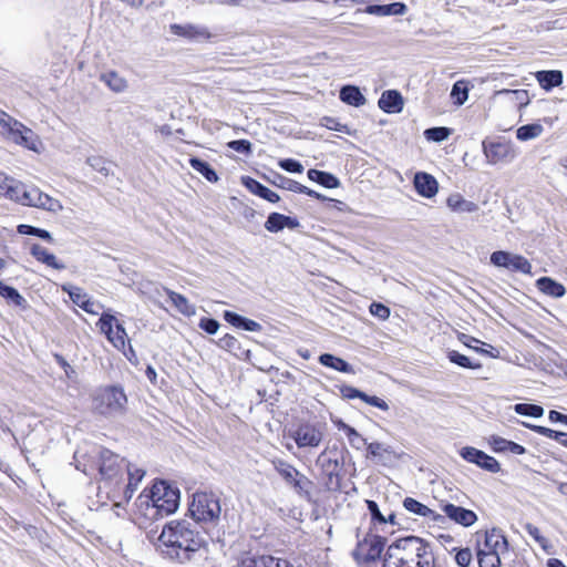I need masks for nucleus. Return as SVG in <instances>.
<instances>
[{
	"instance_id": "1",
	"label": "nucleus",
	"mask_w": 567,
	"mask_h": 567,
	"mask_svg": "<svg viewBox=\"0 0 567 567\" xmlns=\"http://www.w3.org/2000/svg\"><path fill=\"white\" fill-rule=\"evenodd\" d=\"M158 540L166 547L165 554L181 564L195 559L207 547L206 538L188 520H171L162 529Z\"/></svg>"
},
{
	"instance_id": "2",
	"label": "nucleus",
	"mask_w": 567,
	"mask_h": 567,
	"mask_svg": "<svg viewBox=\"0 0 567 567\" xmlns=\"http://www.w3.org/2000/svg\"><path fill=\"white\" fill-rule=\"evenodd\" d=\"M0 195L21 205L39 207L51 212L61 207L59 200L42 193L38 187L27 188L22 183L8 177L2 187H0Z\"/></svg>"
},
{
	"instance_id": "3",
	"label": "nucleus",
	"mask_w": 567,
	"mask_h": 567,
	"mask_svg": "<svg viewBox=\"0 0 567 567\" xmlns=\"http://www.w3.org/2000/svg\"><path fill=\"white\" fill-rule=\"evenodd\" d=\"M127 404V395L120 384L102 385L92 395L93 412L104 417L125 414Z\"/></svg>"
},
{
	"instance_id": "4",
	"label": "nucleus",
	"mask_w": 567,
	"mask_h": 567,
	"mask_svg": "<svg viewBox=\"0 0 567 567\" xmlns=\"http://www.w3.org/2000/svg\"><path fill=\"white\" fill-rule=\"evenodd\" d=\"M388 549L393 554V558L400 561L404 567L409 565V560H411L412 557L420 555V567H433V553L430 546L419 537L410 536L399 539L390 545Z\"/></svg>"
},
{
	"instance_id": "5",
	"label": "nucleus",
	"mask_w": 567,
	"mask_h": 567,
	"mask_svg": "<svg viewBox=\"0 0 567 567\" xmlns=\"http://www.w3.org/2000/svg\"><path fill=\"white\" fill-rule=\"evenodd\" d=\"M189 512L195 522L216 525L221 513L219 498L213 493L196 492Z\"/></svg>"
},
{
	"instance_id": "6",
	"label": "nucleus",
	"mask_w": 567,
	"mask_h": 567,
	"mask_svg": "<svg viewBox=\"0 0 567 567\" xmlns=\"http://www.w3.org/2000/svg\"><path fill=\"white\" fill-rule=\"evenodd\" d=\"M96 327L115 349L124 351L128 344L130 350L133 351L127 332L115 316L109 312H103L96 322Z\"/></svg>"
},
{
	"instance_id": "7",
	"label": "nucleus",
	"mask_w": 567,
	"mask_h": 567,
	"mask_svg": "<svg viewBox=\"0 0 567 567\" xmlns=\"http://www.w3.org/2000/svg\"><path fill=\"white\" fill-rule=\"evenodd\" d=\"M491 262L496 267L505 268L513 272L532 275V264L522 255L511 254L505 250H497L492 252Z\"/></svg>"
},
{
	"instance_id": "8",
	"label": "nucleus",
	"mask_w": 567,
	"mask_h": 567,
	"mask_svg": "<svg viewBox=\"0 0 567 567\" xmlns=\"http://www.w3.org/2000/svg\"><path fill=\"white\" fill-rule=\"evenodd\" d=\"M289 435L300 449L317 447L322 441V433L320 429L310 422L299 423L289 432Z\"/></svg>"
},
{
	"instance_id": "9",
	"label": "nucleus",
	"mask_w": 567,
	"mask_h": 567,
	"mask_svg": "<svg viewBox=\"0 0 567 567\" xmlns=\"http://www.w3.org/2000/svg\"><path fill=\"white\" fill-rule=\"evenodd\" d=\"M483 152L489 164H499L511 161L514 157V151L508 142L484 141Z\"/></svg>"
},
{
	"instance_id": "10",
	"label": "nucleus",
	"mask_w": 567,
	"mask_h": 567,
	"mask_svg": "<svg viewBox=\"0 0 567 567\" xmlns=\"http://www.w3.org/2000/svg\"><path fill=\"white\" fill-rule=\"evenodd\" d=\"M76 470L85 475L96 476L101 480L113 481L117 478L121 471L116 463H76Z\"/></svg>"
},
{
	"instance_id": "11",
	"label": "nucleus",
	"mask_w": 567,
	"mask_h": 567,
	"mask_svg": "<svg viewBox=\"0 0 567 567\" xmlns=\"http://www.w3.org/2000/svg\"><path fill=\"white\" fill-rule=\"evenodd\" d=\"M384 545L385 538L379 535L369 534L363 540L359 542L357 556L362 557L365 561L374 560L380 557Z\"/></svg>"
},
{
	"instance_id": "12",
	"label": "nucleus",
	"mask_w": 567,
	"mask_h": 567,
	"mask_svg": "<svg viewBox=\"0 0 567 567\" xmlns=\"http://www.w3.org/2000/svg\"><path fill=\"white\" fill-rule=\"evenodd\" d=\"M441 509L451 520L464 527H470L477 520V515L473 511L456 506L452 503H442Z\"/></svg>"
},
{
	"instance_id": "13",
	"label": "nucleus",
	"mask_w": 567,
	"mask_h": 567,
	"mask_svg": "<svg viewBox=\"0 0 567 567\" xmlns=\"http://www.w3.org/2000/svg\"><path fill=\"white\" fill-rule=\"evenodd\" d=\"M169 30L174 35L185 38L188 40L209 41L212 39V33L207 28L190 24V23H187V24L173 23L169 25Z\"/></svg>"
},
{
	"instance_id": "14",
	"label": "nucleus",
	"mask_w": 567,
	"mask_h": 567,
	"mask_svg": "<svg viewBox=\"0 0 567 567\" xmlns=\"http://www.w3.org/2000/svg\"><path fill=\"white\" fill-rule=\"evenodd\" d=\"M413 185L416 193L425 198L434 197L439 190V183L435 177L425 172H417L414 175Z\"/></svg>"
},
{
	"instance_id": "15",
	"label": "nucleus",
	"mask_w": 567,
	"mask_h": 567,
	"mask_svg": "<svg viewBox=\"0 0 567 567\" xmlns=\"http://www.w3.org/2000/svg\"><path fill=\"white\" fill-rule=\"evenodd\" d=\"M487 553L504 554L508 551V542L501 529L492 528L485 533L484 548Z\"/></svg>"
},
{
	"instance_id": "16",
	"label": "nucleus",
	"mask_w": 567,
	"mask_h": 567,
	"mask_svg": "<svg viewBox=\"0 0 567 567\" xmlns=\"http://www.w3.org/2000/svg\"><path fill=\"white\" fill-rule=\"evenodd\" d=\"M379 107L385 113H400L404 106V100L396 90H386L378 101Z\"/></svg>"
},
{
	"instance_id": "17",
	"label": "nucleus",
	"mask_w": 567,
	"mask_h": 567,
	"mask_svg": "<svg viewBox=\"0 0 567 567\" xmlns=\"http://www.w3.org/2000/svg\"><path fill=\"white\" fill-rule=\"evenodd\" d=\"M217 347L228 351L239 360H248L250 357V350L245 349L240 341L233 334L226 333L217 341Z\"/></svg>"
},
{
	"instance_id": "18",
	"label": "nucleus",
	"mask_w": 567,
	"mask_h": 567,
	"mask_svg": "<svg viewBox=\"0 0 567 567\" xmlns=\"http://www.w3.org/2000/svg\"><path fill=\"white\" fill-rule=\"evenodd\" d=\"M279 474L289 484H292L298 492L306 491L309 485V481L301 475L290 463H279L277 467Z\"/></svg>"
},
{
	"instance_id": "19",
	"label": "nucleus",
	"mask_w": 567,
	"mask_h": 567,
	"mask_svg": "<svg viewBox=\"0 0 567 567\" xmlns=\"http://www.w3.org/2000/svg\"><path fill=\"white\" fill-rule=\"evenodd\" d=\"M538 85L546 92L563 84L564 75L560 70H542L534 73Z\"/></svg>"
},
{
	"instance_id": "20",
	"label": "nucleus",
	"mask_w": 567,
	"mask_h": 567,
	"mask_svg": "<svg viewBox=\"0 0 567 567\" xmlns=\"http://www.w3.org/2000/svg\"><path fill=\"white\" fill-rule=\"evenodd\" d=\"M403 507L412 514L429 518L430 520L435 523L443 522L444 519L443 515L432 511L426 505L420 503L419 501L412 497L404 498Z\"/></svg>"
},
{
	"instance_id": "21",
	"label": "nucleus",
	"mask_w": 567,
	"mask_h": 567,
	"mask_svg": "<svg viewBox=\"0 0 567 567\" xmlns=\"http://www.w3.org/2000/svg\"><path fill=\"white\" fill-rule=\"evenodd\" d=\"M137 514L143 516L145 520H157V509L153 502L152 493L143 492L136 499Z\"/></svg>"
},
{
	"instance_id": "22",
	"label": "nucleus",
	"mask_w": 567,
	"mask_h": 567,
	"mask_svg": "<svg viewBox=\"0 0 567 567\" xmlns=\"http://www.w3.org/2000/svg\"><path fill=\"white\" fill-rule=\"evenodd\" d=\"M30 254L35 258L37 261L44 264L48 267L56 270L64 269V265L60 262L52 252H50L40 244H33L30 248Z\"/></svg>"
},
{
	"instance_id": "23",
	"label": "nucleus",
	"mask_w": 567,
	"mask_h": 567,
	"mask_svg": "<svg viewBox=\"0 0 567 567\" xmlns=\"http://www.w3.org/2000/svg\"><path fill=\"white\" fill-rule=\"evenodd\" d=\"M297 226V219L279 213H271L265 223V228L270 233H278L285 227L295 228Z\"/></svg>"
},
{
	"instance_id": "24",
	"label": "nucleus",
	"mask_w": 567,
	"mask_h": 567,
	"mask_svg": "<svg viewBox=\"0 0 567 567\" xmlns=\"http://www.w3.org/2000/svg\"><path fill=\"white\" fill-rule=\"evenodd\" d=\"M365 13L374 16H402L406 12V6L403 2H393L390 4H370L364 9Z\"/></svg>"
},
{
	"instance_id": "25",
	"label": "nucleus",
	"mask_w": 567,
	"mask_h": 567,
	"mask_svg": "<svg viewBox=\"0 0 567 567\" xmlns=\"http://www.w3.org/2000/svg\"><path fill=\"white\" fill-rule=\"evenodd\" d=\"M536 287L542 293L553 298H560L566 293L564 285L550 277L538 278L536 280Z\"/></svg>"
},
{
	"instance_id": "26",
	"label": "nucleus",
	"mask_w": 567,
	"mask_h": 567,
	"mask_svg": "<svg viewBox=\"0 0 567 567\" xmlns=\"http://www.w3.org/2000/svg\"><path fill=\"white\" fill-rule=\"evenodd\" d=\"M144 475H145V470L138 468L135 466V464L128 463V466H127L128 482H127V484L125 486V491H124V497H125L126 502H128L132 498L134 492L137 488L138 483L142 481Z\"/></svg>"
},
{
	"instance_id": "27",
	"label": "nucleus",
	"mask_w": 567,
	"mask_h": 567,
	"mask_svg": "<svg viewBox=\"0 0 567 567\" xmlns=\"http://www.w3.org/2000/svg\"><path fill=\"white\" fill-rule=\"evenodd\" d=\"M100 80L115 93H122L128 86L126 79L113 70L102 73Z\"/></svg>"
},
{
	"instance_id": "28",
	"label": "nucleus",
	"mask_w": 567,
	"mask_h": 567,
	"mask_svg": "<svg viewBox=\"0 0 567 567\" xmlns=\"http://www.w3.org/2000/svg\"><path fill=\"white\" fill-rule=\"evenodd\" d=\"M307 176L310 181L318 183L326 188H337L340 185L338 177L329 172L310 168L307 172Z\"/></svg>"
},
{
	"instance_id": "29",
	"label": "nucleus",
	"mask_w": 567,
	"mask_h": 567,
	"mask_svg": "<svg viewBox=\"0 0 567 567\" xmlns=\"http://www.w3.org/2000/svg\"><path fill=\"white\" fill-rule=\"evenodd\" d=\"M151 493L155 496H161L169 503H177L179 505V491L173 488L165 481L155 482L151 488Z\"/></svg>"
},
{
	"instance_id": "30",
	"label": "nucleus",
	"mask_w": 567,
	"mask_h": 567,
	"mask_svg": "<svg viewBox=\"0 0 567 567\" xmlns=\"http://www.w3.org/2000/svg\"><path fill=\"white\" fill-rule=\"evenodd\" d=\"M447 207L453 212L473 213L478 209V206L470 200H466L461 194H451L446 199Z\"/></svg>"
},
{
	"instance_id": "31",
	"label": "nucleus",
	"mask_w": 567,
	"mask_h": 567,
	"mask_svg": "<svg viewBox=\"0 0 567 567\" xmlns=\"http://www.w3.org/2000/svg\"><path fill=\"white\" fill-rule=\"evenodd\" d=\"M340 100L349 105L359 107L365 103V97L354 85H346L340 90Z\"/></svg>"
},
{
	"instance_id": "32",
	"label": "nucleus",
	"mask_w": 567,
	"mask_h": 567,
	"mask_svg": "<svg viewBox=\"0 0 567 567\" xmlns=\"http://www.w3.org/2000/svg\"><path fill=\"white\" fill-rule=\"evenodd\" d=\"M165 292L172 302V305L184 316H193L195 313V309L192 305H189L187 298L178 292H175L171 289L165 288Z\"/></svg>"
},
{
	"instance_id": "33",
	"label": "nucleus",
	"mask_w": 567,
	"mask_h": 567,
	"mask_svg": "<svg viewBox=\"0 0 567 567\" xmlns=\"http://www.w3.org/2000/svg\"><path fill=\"white\" fill-rule=\"evenodd\" d=\"M319 362L328 368L343 373H352V367L343 359L330 353H323L319 357Z\"/></svg>"
},
{
	"instance_id": "34",
	"label": "nucleus",
	"mask_w": 567,
	"mask_h": 567,
	"mask_svg": "<svg viewBox=\"0 0 567 567\" xmlns=\"http://www.w3.org/2000/svg\"><path fill=\"white\" fill-rule=\"evenodd\" d=\"M189 165L192 168H194L196 172L202 174L208 182L210 183H217L219 177L215 169L205 161L198 158V157H190L189 158Z\"/></svg>"
},
{
	"instance_id": "35",
	"label": "nucleus",
	"mask_w": 567,
	"mask_h": 567,
	"mask_svg": "<svg viewBox=\"0 0 567 567\" xmlns=\"http://www.w3.org/2000/svg\"><path fill=\"white\" fill-rule=\"evenodd\" d=\"M491 446L494 452H509L513 454H523L525 452L524 446L499 436L492 439Z\"/></svg>"
},
{
	"instance_id": "36",
	"label": "nucleus",
	"mask_w": 567,
	"mask_h": 567,
	"mask_svg": "<svg viewBox=\"0 0 567 567\" xmlns=\"http://www.w3.org/2000/svg\"><path fill=\"white\" fill-rule=\"evenodd\" d=\"M447 359L450 362L465 368V369H472V370H480L482 369V363L478 361H472L468 357L460 353L456 350H450L446 353Z\"/></svg>"
},
{
	"instance_id": "37",
	"label": "nucleus",
	"mask_w": 567,
	"mask_h": 567,
	"mask_svg": "<svg viewBox=\"0 0 567 567\" xmlns=\"http://www.w3.org/2000/svg\"><path fill=\"white\" fill-rule=\"evenodd\" d=\"M543 131V126L538 123L526 124L518 127L516 136L519 141H528L538 137Z\"/></svg>"
},
{
	"instance_id": "38",
	"label": "nucleus",
	"mask_w": 567,
	"mask_h": 567,
	"mask_svg": "<svg viewBox=\"0 0 567 567\" xmlns=\"http://www.w3.org/2000/svg\"><path fill=\"white\" fill-rule=\"evenodd\" d=\"M451 97L456 105H462L468 97L467 82L464 80L456 81L451 91Z\"/></svg>"
},
{
	"instance_id": "39",
	"label": "nucleus",
	"mask_w": 567,
	"mask_h": 567,
	"mask_svg": "<svg viewBox=\"0 0 567 567\" xmlns=\"http://www.w3.org/2000/svg\"><path fill=\"white\" fill-rule=\"evenodd\" d=\"M477 559L480 567H499L501 566V554L487 553L481 547L477 548Z\"/></svg>"
},
{
	"instance_id": "40",
	"label": "nucleus",
	"mask_w": 567,
	"mask_h": 567,
	"mask_svg": "<svg viewBox=\"0 0 567 567\" xmlns=\"http://www.w3.org/2000/svg\"><path fill=\"white\" fill-rule=\"evenodd\" d=\"M152 497L157 509L158 519L173 514L178 508L177 503H169L167 499H163L161 496L153 494Z\"/></svg>"
},
{
	"instance_id": "41",
	"label": "nucleus",
	"mask_w": 567,
	"mask_h": 567,
	"mask_svg": "<svg viewBox=\"0 0 567 567\" xmlns=\"http://www.w3.org/2000/svg\"><path fill=\"white\" fill-rule=\"evenodd\" d=\"M532 429L543 435V436H546L548 439H553L564 445L567 446V433L565 432H559V431H555V430H551L549 427H546V426H540V425H534L532 426Z\"/></svg>"
},
{
	"instance_id": "42",
	"label": "nucleus",
	"mask_w": 567,
	"mask_h": 567,
	"mask_svg": "<svg viewBox=\"0 0 567 567\" xmlns=\"http://www.w3.org/2000/svg\"><path fill=\"white\" fill-rule=\"evenodd\" d=\"M515 412L520 415L540 417L544 414V409L537 404L518 403L515 405Z\"/></svg>"
},
{
	"instance_id": "43",
	"label": "nucleus",
	"mask_w": 567,
	"mask_h": 567,
	"mask_svg": "<svg viewBox=\"0 0 567 567\" xmlns=\"http://www.w3.org/2000/svg\"><path fill=\"white\" fill-rule=\"evenodd\" d=\"M0 296L12 300L16 306H22L25 301L16 288L7 286L2 281H0Z\"/></svg>"
},
{
	"instance_id": "44",
	"label": "nucleus",
	"mask_w": 567,
	"mask_h": 567,
	"mask_svg": "<svg viewBox=\"0 0 567 567\" xmlns=\"http://www.w3.org/2000/svg\"><path fill=\"white\" fill-rule=\"evenodd\" d=\"M62 290L66 292L74 305L81 308L82 302L89 296L82 288L74 286H62Z\"/></svg>"
},
{
	"instance_id": "45",
	"label": "nucleus",
	"mask_w": 567,
	"mask_h": 567,
	"mask_svg": "<svg viewBox=\"0 0 567 567\" xmlns=\"http://www.w3.org/2000/svg\"><path fill=\"white\" fill-rule=\"evenodd\" d=\"M241 184L254 195L259 196L260 198L265 194L268 187L259 183L257 179L250 176H243Z\"/></svg>"
},
{
	"instance_id": "46",
	"label": "nucleus",
	"mask_w": 567,
	"mask_h": 567,
	"mask_svg": "<svg viewBox=\"0 0 567 567\" xmlns=\"http://www.w3.org/2000/svg\"><path fill=\"white\" fill-rule=\"evenodd\" d=\"M451 134V130L447 127L439 126L431 127L424 131V136L427 141L442 142L446 140Z\"/></svg>"
},
{
	"instance_id": "47",
	"label": "nucleus",
	"mask_w": 567,
	"mask_h": 567,
	"mask_svg": "<svg viewBox=\"0 0 567 567\" xmlns=\"http://www.w3.org/2000/svg\"><path fill=\"white\" fill-rule=\"evenodd\" d=\"M87 164L96 172L104 176L110 174L107 161L101 155H94L87 158Z\"/></svg>"
},
{
	"instance_id": "48",
	"label": "nucleus",
	"mask_w": 567,
	"mask_h": 567,
	"mask_svg": "<svg viewBox=\"0 0 567 567\" xmlns=\"http://www.w3.org/2000/svg\"><path fill=\"white\" fill-rule=\"evenodd\" d=\"M261 564H265V567H302V565L293 564L288 559L277 558L272 556H260Z\"/></svg>"
},
{
	"instance_id": "49",
	"label": "nucleus",
	"mask_w": 567,
	"mask_h": 567,
	"mask_svg": "<svg viewBox=\"0 0 567 567\" xmlns=\"http://www.w3.org/2000/svg\"><path fill=\"white\" fill-rule=\"evenodd\" d=\"M461 456L467 461H495L492 456H488L474 447H464L461 451Z\"/></svg>"
},
{
	"instance_id": "50",
	"label": "nucleus",
	"mask_w": 567,
	"mask_h": 567,
	"mask_svg": "<svg viewBox=\"0 0 567 567\" xmlns=\"http://www.w3.org/2000/svg\"><path fill=\"white\" fill-rule=\"evenodd\" d=\"M369 311L373 317H377L380 320H386L391 315L390 308L388 306L375 301L370 305Z\"/></svg>"
},
{
	"instance_id": "51",
	"label": "nucleus",
	"mask_w": 567,
	"mask_h": 567,
	"mask_svg": "<svg viewBox=\"0 0 567 567\" xmlns=\"http://www.w3.org/2000/svg\"><path fill=\"white\" fill-rule=\"evenodd\" d=\"M227 146L238 153L249 155L251 153V143L248 140H235L227 143Z\"/></svg>"
},
{
	"instance_id": "52",
	"label": "nucleus",
	"mask_w": 567,
	"mask_h": 567,
	"mask_svg": "<svg viewBox=\"0 0 567 567\" xmlns=\"http://www.w3.org/2000/svg\"><path fill=\"white\" fill-rule=\"evenodd\" d=\"M527 534L533 537L544 549L547 547L548 540L540 534V530L535 525L528 523L524 526Z\"/></svg>"
},
{
	"instance_id": "53",
	"label": "nucleus",
	"mask_w": 567,
	"mask_h": 567,
	"mask_svg": "<svg viewBox=\"0 0 567 567\" xmlns=\"http://www.w3.org/2000/svg\"><path fill=\"white\" fill-rule=\"evenodd\" d=\"M472 559L473 555L470 548H461L456 551L455 561L460 567H468Z\"/></svg>"
},
{
	"instance_id": "54",
	"label": "nucleus",
	"mask_w": 567,
	"mask_h": 567,
	"mask_svg": "<svg viewBox=\"0 0 567 567\" xmlns=\"http://www.w3.org/2000/svg\"><path fill=\"white\" fill-rule=\"evenodd\" d=\"M199 328L209 334L217 332L219 322L216 319L203 317L198 323Z\"/></svg>"
},
{
	"instance_id": "55",
	"label": "nucleus",
	"mask_w": 567,
	"mask_h": 567,
	"mask_svg": "<svg viewBox=\"0 0 567 567\" xmlns=\"http://www.w3.org/2000/svg\"><path fill=\"white\" fill-rule=\"evenodd\" d=\"M278 165L289 173H301L303 171V166L292 158L281 159Z\"/></svg>"
},
{
	"instance_id": "56",
	"label": "nucleus",
	"mask_w": 567,
	"mask_h": 567,
	"mask_svg": "<svg viewBox=\"0 0 567 567\" xmlns=\"http://www.w3.org/2000/svg\"><path fill=\"white\" fill-rule=\"evenodd\" d=\"M367 506L373 520L378 522L379 524L386 523V517L382 515L378 504L374 501H367Z\"/></svg>"
},
{
	"instance_id": "57",
	"label": "nucleus",
	"mask_w": 567,
	"mask_h": 567,
	"mask_svg": "<svg viewBox=\"0 0 567 567\" xmlns=\"http://www.w3.org/2000/svg\"><path fill=\"white\" fill-rule=\"evenodd\" d=\"M340 393L346 399H363L364 392L351 386V385H342L340 388Z\"/></svg>"
},
{
	"instance_id": "58",
	"label": "nucleus",
	"mask_w": 567,
	"mask_h": 567,
	"mask_svg": "<svg viewBox=\"0 0 567 567\" xmlns=\"http://www.w3.org/2000/svg\"><path fill=\"white\" fill-rule=\"evenodd\" d=\"M362 401L382 411H386L389 409L388 403L383 399L375 395H368L364 393Z\"/></svg>"
},
{
	"instance_id": "59",
	"label": "nucleus",
	"mask_w": 567,
	"mask_h": 567,
	"mask_svg": "<svg viewBox=\"0 0 567 567\" xmlns=\"http://www.w3.org/2000/svg\"><path fill=\"white\" fill-rule=\"evenodd\" d=\"M81 309L90 315H97L101 309V305L87 296L84 302H82Z\"/></svg>"
},
{
	"instance_id": "60",
	"label": "nucleus",
	"mask_w": 567,
	"mask_h": 567,
	"mask_svg": "<svg viewBox=\"0 0 567 567\" xmlns=\"http://www.w3.org/2000/svg\"><path fill=\"white\" fill-rule=\"evenodd\" d=\"M244 318L245 317L229 310L224 312V319L236 328H241Z\"/></svg>"
},
{
	"instance_id": "61",
	"label": "nucleus",
	"mask_w": 567,
	"mask_h": 567,
	"mask_svg": "<svg viewBox=\"0 0 567 567\" xmlns=\"http://www.w3.org/2000/svg\"><path fill=\"white\" fill-rule=\"evenodd\" d=\"M21 128H18L17 131H13V135H14V140L17 143H20L24 146H29L28 144V137L25 136V134H29L31 133L30 130H28L27 127H24L23 125H20Z\"/></svg>"
},
{
	"instance_id": "62",
	"label": "nucleus",
	"mask_w": 567,
	"mask_h": 567,
	"mask_svg": "<svg viewBox=\"0 0 567 567\" xmlns=\"http://www.w3.org/2000/svg\"><path fill=\"white\" fill-rule=\"evenodd\" d=\"M457 339L461 343H463L465 347L471 348V349L475 348L473 346V343H481L483 346L486 344L483 341H481L472 336L465 334V333H458Z\"/></svg>"
},
{
	"instance_id": "63",
	"label": "nucleus",
	"mask_w": 567,
	"mask_h": 567,
	"mask_svg": "<svg viewBox=\"0 0 567 567\" xmlns=\"http://www.w3.org/2000/svg\"><path fill=\"white\" fill-rule=\"evenodd\" d=\"M382 567H404L400 561L393 558V554L386 549Z\"/></svg>"
},
{
	"instance_id": "64",
	"label": "nucleus",
	"mask_w": 567,
	"mask_h": 567,
	"mask_svg": "<svg viewBox=\"0 0 567 567\" xmlns=\"http://www.w3.org/2000/svg\"><path fill=\"white\" fill-rule=\"evenodd\" d=\"M237 567H265V564H261L260 557L247 558L244 559Z\"/></svg>"
}]
</instances>
